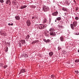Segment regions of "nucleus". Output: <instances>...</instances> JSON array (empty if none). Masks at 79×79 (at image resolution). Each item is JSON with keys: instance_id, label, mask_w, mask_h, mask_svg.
Wrapping results in <instances>:
<instances>
[{"instance_id": "f257e3e1", "label": "nucleus", "mask_w": 79, "mask_h": 79, "mask_svg": "<svg viewBox=\"0 0 79 79\" xmlns=\"http://www.w3.org/2000/svg\"><path fill=\"white\" fill-rule=\"evenodd\" d=\"M77 22H76V21H74L73 23V24H71L70 25L71 27V28L73 30L74 29V27H76L77 26Z\"/></svg>"}, {"instance_id": "f03ea898", "label": "nucleus", "mask_w": 79, "mask_h": 79, "mask_svg": "<svg viewBox=\"0 0 79 79\" xmlns=\"http://www.w3.org/2000/svg\"><path fill=\"white\" fill-rule=\"evenodd\" d=\"M43 9L44 11L46 12V11H47L49 10V8L48 7H47L45 6H43Z\"/></svg>"}, {"instance_id": "7ed1b4c3", "label": "nucleus", "mask_w": 79, "mask_h": 79, "mask_svg": "<svg viewBox=\"0 0 79 79\" xmlns=\"http://www.w3.org/2000/svg\"><path fill=\"white\" fill-rule=\"evenodd\" d=\"M50 35H51L56 36V34L55 33V32H50Z\"/></svg>"}, {"instance_id": "20e7f679", "label": "nucleus", "mask_w": 79, "mask_h": 79, "mask_svg": "<svg viewBox=\"0 0 79 79\" xmlns=\"http://www.w3.org/2000/svg\"><path fill=\"white\" fill-rule=\"evenodd\" d=\"M26 69H21L19 73V74H21L22 73H26Z\"/></svg>"}, {"instance_id": "39448f33", "label": "nucleus", "mask_w": 79, "mask_h": 79, "mask_svg": "<svg viewBox=\"0 0 79 79\" xmlns=\"http://www.w3.org/2000/svg\"><path fill=\"white\" fill-rule=\"evenodd\" d=\"M26 23L28 26H31V22L30 21V20H27V21L26 22Z\"/></svg>"}, {"instance_id": "423d86ee", "label": "nucleus", "mask_w": 79, "mask_h": 79, "mask_svg": "<svg viewBox=\"0 0 79 79\" xmlns=\"http://www.w3.org/2000/svg\"><path fill=\"white\" fill-rule=\"evenodd\" d=\"M39 29H44V25L43 24L40 25V27H39Z\"/></svg>"}, {"instance_id": "0eeeda50", "label": "nucleus", "mask_w": 79, "mask_h": 79, "mask_svg": "<svg viewBox=\"0 0 79 79\" xmlns=\"http://www.w3.org/2000/svg\"><path fill=\"white\" fill-rule=\"evenodd\" d=\"M44 42H46V43H48V42H51V40H50L48 39L47 40H46V39H44Z\"/></svg>"}, {"instance_id": "6e6552de", "label": "nucleus", "mask_w": 79, "mask_h": 79, "mask_svg": "<svg viewBox=\"0 0 79 79\" xmlns=\"http://www.w3.org/2000/svg\"><path fill=\"white\" fill-rule=\"evenodd\" d=\"M58 12L56 11V12L53 13L52 14V15L53 16H56L58 15Z\"/></svg>"}, {"instance_id": "1a4fd4ad", "label": "nucleus", "mask_w": 79, "mask_h": 79, "mask_svg": "<svg viewBox=\"0 0 79 79\" xmlns=\"http://www.w3.org/2000/svg\"><path fill=\"white\" fill-rule=\"evenodd\" d=\"M49 31L50 32H54L55 31V29L53 28H50Z\"/></svg>"}, {"instance_id": "9d476101", "label": "nucleus", "mask_w": 79, "mask_h": 79, "mask_svg": "<svg viewBox=\"0 0 79 79\" xmlns=\"http://www.w3.org/2000/svg\"><path fill=\"white\" fill-rule=\"evenodd\" d=\"M20 42L22 44H26V41H25V40H21L20 41Z\"/></svg>"}, {"instance_id": "9b49d317", "label": "nucleus", "mask_w": 79, "mask_h": 79, "mask_svg": "<svg viewBox=\"0 0 79 79\" xmlns=\"http://www.w3.org/2000/svg\"><path fill=\"white\" fill-rule=\"evenodd\" d=\"M27 7V5H22L21 7H20V9H23L26 8Z\"/></svg>"}, {"instance_id": "f8f14e48", "label": "nucleus", "mask_w": 79, "mask_h": 79, "mask_svg": "<svg viewBox=\"0 0 79 79\" xmlns=\"http://www.w3.org/2000/svg\"><path fill=\"white\" fill-rule=\"evenodd\" d=\"M49 55L50 56H52L53 55V52H50L49 53Z\"/></svg>"}, {"instance_id": "ddd939ff", "label": "nucleus", "mask_w": 79, "mask_h": 79, "mask_svg": "<svg viewBox=\"0 0 79 79\" xmlns=\"http://www.w3.org/2000/svg\"><path fill=\"white\" fill-rule=\"evenodd\" d=\"M6 4L11 3V2H10V0H7L6 2Z\"/></svg>"}, {"instance_id": "4468645a", "label": "nucleus", "mask_w": 79, "mask_h": 79, "mask_svg": "<svg viewBox=\"0 0 79 79\" xmlns=\"http://www.w3.org/2000/svg\"><path fill=\"white\" fill-rule=\"evenodd\" d=\"M15 18L16 20H19L20 19V18L18 16H16Z\"/></svg>"}, {"instance_id": "2eb2a0df", "label": "nucleus", "mask_w": 79, "mask_h": 79, "mask_svg": "<svg viewBox=\"0 0 79 79\" xmlns=\"http://www.w3.org/2000/svg\"><path fill=\"white\" fill-rule=\"evenodd\" d=\"M61 19V18L60 17H57L56 18V20H57V21H60Z\"/></svg>"}, {"instance_id": "dca6fc26", "label": "nucleus", "mask_w": 79, "mask_h": 79, "mask_svg": "<svg viewBox=\"0 0 79 79\" xmlns=\"http://www.w3.org/2000/svg\"><path fill=\"white\" fill-rule=\"evenodd\" d=\"M60 39L61 41H64V38L62 36H61L60 38Z\"/></svg>"}, {"instance_id": "f3484780", "label": "nucleus", "mask_w": 79, "mask_h": 79, "mask_svg": "<svg viewBox=\"0 0 79 79\" xmlns=\"http://www.w3.org/2000/svg\"><path fill=\"white\" fill-rule=\"evenodd\" d=\"M62 10H63V11H66L67 10V9L64 7H63L62 8Z\"/></svg>"}, {"instance_id": "a211bd4d", "label": "nucleus", "mask_w": 79, "mask_h": 79, "mask_svg": "<svg viewBox=\"0 0 79 79\" xmlns=\"http://www.w3.org/2000/svg\"><path fill=\"white\" fill-rule=\"evenodd\" d=\"M8 47H6L5 49L6 52H8Z\"/></svg>"}, {"instance_id": "6ab92c4d", "label": "nucleus", "mask_w": 79, "mask_h": 79, "mask_svg": "<svg viewBox=\"0 0 79 79\" xmlns=\"http://www.w3.org/2000/svg\"><path fill=\"white\" fill-rule=\"evenodd\" d=\"M54 77H55V76H54V75H51V78H52V79H55V78H54Z\"/></svg>"}, {"instance_id": "aec40b11", "label": "nucleus", "mask_w": 79, "mask_h": 79, "mask_svg": "<svg viewBox=\"0 0 79 79\" xmlns=\"http://www.w3.org/2000/svg\"><path fill=\"white\" fill-rule=\"evenodd\" d=\"M30 36H29V35H27V36L26 37V39H29V37Z\"/></svg>"}, {"instance_id": "412c9836", "label": "nucleus", "mask_w": 79, "mask_h": 79, "mask_svg": "<svg viewBox=\"0 0 79 79\" xmlns=\"http://www.w3.org/2000/svg\"><path fill=\"white\" fill-rule=\"evenodd\" d=\"M75 63H78V62H79V60L77 59L75 60Z\"/></svg>"}, {"instance_id": "4be33fe9", "label": "nucleus", "mask_w": 79, "mask_h": 79, "mask_svg": "<svg viewBox=\"0 0 79 79\" xmlns=\"http://www.w3.org/2000/svg\"><path fill=\"white\" fill-rule=\"evenodd\" d=\"M75 19H76V20H78L79 18H78V17H76L75 18Z\"/></svg>"}, {"instance_id": "5701e85b", "label": "nucleus", "mask_w": 79, "mask_h": 79, "mask_svg": "<svg viewBox=\"0 0 79 79\" xmlns=\"http://www.w3.org/2000/svg\"><path fill=\"white\" fill-rule=\"evenodd\" d=\"M47 22V19H45L44 21H43V23H45Z\"/></svg>"}, {"instance_id": "b1692460", "label": "nucleus", "mask_w": 79, "mask_h": 79, "mask_svg": "<svg viewBox=\"0 0 79 79\" xmlns=\"http://www.w3.org/2000/svg\"><path fill=\"white\" fill-rule=\"evenodd\" d=\"M7 67H8V65H6L4 66V69H5V68H7Z\"/></svg>"}, {"instance_id": "393cba45", "label": "nucleus", "mask_w": 79, "mask_h": 79, "mask_svg": "<svg viewBox=\"0 0 79 79\" xmlns=\"http://www.w3.org/2000/svg\"><path fill=\"white\" fill-rule=\"evenodd\" d=\"M75 73H76L77 74H78L79 73V71H75Z\"/></svg>"}, {"instance_id": "a878e982", "label": "nucleus", "mask_w": 79, "mask_h": 79, "mask_svg": "<svg viewBox=\"0 0 79 79\" xmlns=\"http://www.w3.org/2000/svg\"><path fill=\"white\" fill-rule=\"evenodd\" d=\"M44 29H45V28L47 27V25H44Z\"/></svg>"}, {"instance_id": "bb28decb", "label": "nucleus", "mask_w": 79, "mask_h": 79, "mask_svg": "<svg viewBox=\"0 0 79 79\" xmlns=\"http://www.w3.org/2000/svg\"><path fill=\"white\" fill-rule=\"evenodd\" d=\"M79 10V8L78 7H76V11H77Z\"/></svg>"}, {"instance_id": "cd10ccee", "label": "nucleus", "mask_w": 79, "mask_h": 79, "mask_svg": "<svg viewBox=\"0 0 79 79\" xmlns=\"http://www.w3.org/2000/svg\"><path fill=\"white\" fill-rule=\"evenodd\" d=\"M36 40H35L33 42H32V44H33V43H34V44H35V43H36Z\"/></svg>"}, {"instance_id": "c85d7f7f", "label": "nucleus", "mask_w": 79, "mask_h": 79, "mask_svg": "<svg viewBox=\"0 0 79 79\" xmlns=\"http://www.w3.org/2000/svg\"><path fill=\"white\" fill-rule=\"evenodd\" d=\"M0 2L1 3H3L4 1L3 0H0Z\"/></svg>"}, {"instance_id": "c756f323", "label": "nucleus", "mask_w": 79, "mask_h": 79, "mask_svg": "<svg viewBox=\"0 0 79 79\" xmlns=\"http://www.w3.org/2000/svg\"><path fill=\"white\" fill-rule=\"evenodd\" d=\"M73 2L74 3H75V5H76L77 3H76V1H75V0H73Z\"/></svg>"}, {"instance_id": "7c9ffc66", "label": "nucleus", "mask_w": 79, "mask_h": 79, "mask_svg": "<svg viewBox=\"0 0 79 79\" xmlns=\"http://www.w3.org/2000/svg\"><path fill=\"white\" fill-rule=\"evenodd\" d=\"M59 27H60V28H61V29H62V28H63V26L61 25H60V26H59Z\"/></svg>"}, {"instance_id": "2f4dec72", "label": "nucleus", "mask_w": 79, "mask_h": 79, "mask_svg": "<svg viewBox=\"0 0 79 79\" xmlns=\"http://www.w3.org/2000/svg\"><path fill=\"white\" fill-rule=\"evenodd\" d=\"M61 48H60V47H58V50H61Z\"/></svg>"}, {"instance_id": "473e14b6", "label": "nucleus", "mask_w": 79, "mask_h": 79, "mask_svg": "<svg viewBox=\"0 0 79 79\" xmlns=\"http://www.w3.org/2000/svg\"><path fill=\"white\" fill-rule=\"evenodd\" d=\"M2 35H4L5 36V35H6V33H3L2 34Z\"/></svg>"}, {"instance_id": "72a5a7b5", "label": "nucleus", "mask_w": 79, "mask_h": 79, "mask_svg": "<svg viewBox=\"0 0 79 79\" xmlns=\"http://www.w3.org/2000/svg\"><path fill=\"white\" fill-rule=\"evenodd\" d=\"M32 8H35L36 6H31Z\"/></svg>"}, {"instance_id": "f704fd0d", "label": "nucleus", "mask_w": 79, "mask_h": 79, "mask_svg": "<svg viewBox=\"0 0 79 79\" xmlns=\"http://www.w3.org/2000/svg\"><path fill=\"white\" fill-rule=\"evenodd\" d=\"M21 43H19V46H21Z\"/></svg>"}, {"instance_id": "c9c22d12", "label": "nucleus", "mask_w": 79, "mask_h": 79, "mask_svg": "<svg viewBox=\"0 0 79 79\" xmlns=\"http://www.w3.org/2000/svg\"><path fill=\"white\" fill-rule=\"evenodd\" d=\"M60 23H61V24H62V23H63V22H62V21H60Z\"/></svg>"}, {"instance_id": "e433bc0d", "label": "nucleus", "mask_w": 79, "mask_h": 79, "mask_svg": "<svg viewBox=\"0 0 79 79\" xmlns=\"http://www.w3.org/2000/svg\"><path fill=\"white\" fill-rule=\"evenodd\" d=\"M8 25H9V26H11V24L10 23H8Z\"/></svg>"}, {"instance_id": "4c0bfd02", "label": "nucleus", "mask_w": 79, "mask_h": 79, "mask_svg": "<svg viewBox=\"0 0 79 79\" xmlns=\"http://www.w3.org/2000/svg\"><path fill=\"white\" fill-rule=\"evenodd\" d=\"M13 23L10 24V26H13Z\"/></svg>"}, {"instance_id": "58836bf2", "label": "nucleus", "mask_w": 79, "mask_h": 79, "mask_svg": "<svg viewBox=\"0 0 79 79\" xmlns=\"http://www.w3.org/2000/svg\"><path fill=\"white\" fill-rule=\"evenodd\" d=\"M51 19H49V23H51Z\"/></svg>"}, {"instance_id": "ea45409f", "label": "nucleus", "mask_w": 79, "mask_h": 79, "mask_svg": "<svg viewBox=\"0 0 79 79\" xmlns=\"http://www.w3.org/2000/svg\"><path fill=\"white\" fill-rule=\"evenodd\" d=\"M36 42H37V43L39 42V40H36Z\"/></svg>"}, {"instance_id": "a19ab883", "label": "nucleus", "mask_w": 79, "mask_h": 79, "mask_svg": "<svg viewBox=\"0 0 79 79\" xmlns=\"http://www.w3.org/2000/svg\"><path fill=\"white\" fill-rule=\"evenodd\" d=\"M34 17H32V19H34Z\"/></svg>"}, {"instance_id": "79ce46f5", "label": "nucleus", "mask_w": 79, "mask_h": 79, "mask_svg": "<svg viewBox=\"0 0 79 79\" xmlns=\"http://www.w3.org/2000/svg\"><path fill=\"white\" fill-rule=\"evenodd\" d=\"M53 39V38H52L51 39V40H52V39Z\"/></svg>"}, {"instance_id": "37998d69", "label": "nucleus", "mask_w": 79, "mask_h": 79, "mask_svg": "<svg viewBox=\"0 0 79 79\" xmlns=\"http://www.w3.org/2000/svg\"><path fill=\"white\" fill-rule=\"evenodd\" d=\"M55 21L56 22V21H57L56 20Z\"/></svg>"}, {"instance_id": "c03bdc74", "label": "nucleus", "mask_w": 79, "mask_h": 79, "mask_svg": "<svg viewBox=\"0 0 79 79\" xmlns=\"http://www.w3.org/2000/svg\"><path fill=\"white\" fill-rule=\"evenodd\" d=\"M9 5H11V3H10Z\"/></svg>"}, {"instance_id": "a18cd8bd", "label": "nucleus", "mask_w": 79, "mask_h": 79, "mask_svg": "<svg viewBox=\"0 0 79 79\" xmlns=\"http://www.w3.org/2000/svg\"><path fill=\"white\" fill-rule=\"evenodd\" d=\"M2 79H3V78H2Z\"/></svg>"}]
</instances>
